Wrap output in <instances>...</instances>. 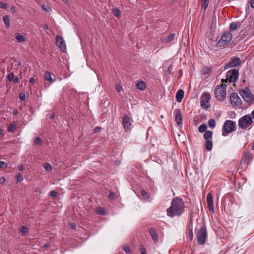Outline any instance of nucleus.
I'll use <instances>...</instances> for the list:
<instances>
[{"mask_svg":"<svg viewBox=\"0 0 254 254\" xmlns=\"http://www.w3.org/2000/svg\"><path fill=\"white\" fill-rule=\"evenodd\" d=\"M185 211V204L182 198L174 197L172 200L171 206L167 209V214L170 217L181 216Z\"/></svg>","mask_w":254,"mask_h":254,"instance_id":"obj_1","label":"nucleus"},{"mask_svg":"<svg viewBox=\"0 0 254 254\" xmlns=\"http://www.w3.org/2000/svg\"><path fill=\"white\" fill-rule=\"evenodd\" d=\"M236 129V123L231 120H227L224 123L222 134L223 136H226L228 133L235 131Z\"/></svg>","mask_w":254,"mask_h":254,"instance_id":"obj_2","label":"nucleus"},{"mask_svg":"<svg viewBox=\"0 0 254 254\" xmlns=\"http://www.w3.org/2000/svg\"><path fill=\"white\" fill-rule=\"evenodd\" d=\"M233 35L230 31L224 33L216 44V47H221L227 45L232 39Z\"/></svg>","mask_w":254,"mask_h":254,"instance_id":"obj_3","label":"nucleus"},{"mask_svg":"<svg viewBox=\"0 0 254 254\" xmlns=\"http://www.w3.org/2000/svg\"><path fill=\"white\" fill-rule=\"evenodd\" d=\"M198 243L199 245L205 244L207 238V232L206 227L205 225L201 227L197 231L196 234Z\"/></svg>","mask_w":254,"mask_h":254,"instance_id":"obj_4","label":"nucleus"},{"mask_svg":"<svg viewBox=\"0 0 254 254\" xmlns=\"http://www.w3.org/2000/svg\"><path fill=\"white\" fill-rule=\"evenodd\" d=\"M253 121L252 116L250 114L246 115L241 117L238 122L239 127L242 129H246L250 127Z\"/></svg>","mask_w":254,"mask_h":254,"instance_id":"obj_5","label":"nucleus"},{"mask_svg":"<svg viewBox=\"0 0 254 254\" xmlns=\"http://www.w3.org/2000/svg\"><path fill=\"white\" fill-rule=\"evenodd\" d=\"M239 77V71L236 69L230 70L226 73V78L225 79H222V82L226 83L228 81L229 82H235Z\"/></svg>","mask_w":254,"mask_h":254,"instance_id":"obj_6","label":"nucleus"},{"mask_svg":"<svg viewBox=\"0 0 254 254\" xmlns=\"http://www.w3.org/2000/svg\"><path fill=\"white\" fill-rule=\"evenodd\" d=\"M239 93L244 100L248 103L251 104L254 101V96L251 93L250 90L248 87L241 90Z\"/></svg>","mask_w":254,"mask_h":254,"instance_id":"obj_7","label":"nucleus"},{"mask_svg":"<svg viewBox=\"0 0 254 254\" xmlns=\"http://www.w3.org/2000/svg\"><path fill=\"white\" fill-rule=\"evenodd\" d=\"M215 97L219 101H223L226 97L225 88L222 85H217L215 90Z\"/></svg>","mask_w":254,"mask_h":254,"instance_id":"obj_8","label":"nucleus"},{"mask_svg":"<svg viewBox=\"0 0 254 254\" xmlns=\"http://www.w3.org/2000/svg\"><path fill=\"white\" fill-rule=\"evenodd\" d=\"M230 103L233 106L240 107L242 105L241 98L236 92L232 93L230 96Z\"/></svg>","mask_w":254,"mask_h":254,"instance_id":"obj_9","label":"nucleus"},{"mask_svg":"<svg viewBox=\"0 0 254 254\" xmlns=\"http://www.w3.org/2000/svg\"><path fill=\"white\" fill-rule=\"evenodd\" d=\"M241 64V60L240 58L236 57L231 59V61L225 64L224 68L225 69H228L231 67H236L239 66Z\"/></svg>","mask_w":254,"mask_h":254,"instance_id":"obj_10","label":"nucleus"},{"mask_svg":"<svg viewBox=\"0 0 254 254\" xmlns=\"http://www.w3.org/2000/svg\"><path fill=\"white\" fill-rule=\"evenodd\" d=\"M174 113L175 116V121L177 124L178 126L182 125L183 124V115L181 110L180 108L176 109L174 111Z\"/></svg>","mask_w":254,"mask_h":254,"instance_id":"obj_11","label":"nucleus"},{"mask_svg":"<svg viewBox=\"0 0 254 254\" xmlns=\"http://www.w3.org/2000/svg\"><path fill=\"white\" fill-rule=\"evenodd\" d=\"M124 128L127 130H130L131 128V121L127 115H124L123 119Z\"/></svg>","mask_w":254,"mask_h":254,"instance_id":"obj_12","label":"nucleus"},{"mask_svg":"<svg viewBox=\"0 0 254 254\" xmlns=\"http://www.w3.org/2000/svg\"><path fill=\"white\" fill-rule=\"evenodd\" d=\"M206 199L209 211L213 212L214 211L213 206V198L212 194L210 192L207 193Z\"/></svg>","mask_w":254,"mask_h":254,"instance_id":"obj_13","label":"nucleus"},{"mask_svg":"<svg viewBox=\"0 0 254 254\" xmlns=\"http://www.w3.org/2000/svg\"><path fill=\"white\" fill-rule=\"evenodd\" d=\"M56 42L58 47L64 52L66 49V45L63 38L60 35H57Z\"/></svg>","mask_w":254,"mask_h":254,"instance_id":"obj_14","label":"nucleus"},{"mask_svg":"<svg viewBox=\"0 0 254 254\" xmlns=\"http://www.w3.org/2000/svg\"><path fill=\"white\" fill-rule=\"evenodd\" d=\"M44 78L46 80L49 82L51 84L54 83L56 80L55 75L48 71L45 72Z\"/></svg>","mask_w":254,"mask_h":254,"instance_id":"obj_15","label":"nucleus"},{"mask_svg":"<svg viewBox=\"0 0 254 254\" xmlns=\"http://www.w3.org/2000/svg\"><path fill=\"white\" fill-rule=\"evenodd\" d=\"M253 157L252 154L250 151L246 152L244 154V163L247 164H250L252 162Z\"/></svg>","mask_w":254,"mask_h":254,"instance_id":"obj_16","label":"nucleus"},{"mask_svg":"<svg viewBox=\"0 0 254 254\" xmlns=\"http://www.w3.org/2000/svg\"><path fill=\"white\" fill-rule=\"evenodd\" d=\"M150 234L152 237L153 242L156 243L158 241V236L155 229L153 228H151L149 230Z\"/></svg>","mask_w":254,"mask_h":254,"instance_id":"obj_17","label":"nucleus"},{"mask_svg":"<svg viewBox=\"0 0 254 254\" xmlns=\"http://www.w3.org/2000/svg\"><path fill=\"white\" fill-rule=\"evenodd\" d=\"M184 96V91L180 89L178 90L176 95V100L178 102H181Z\"/></svg>","mask_w":254,"mask_h":254,"instance_id":"obj_18","label":"nucleus"},{"mask_svg":"<svg viewBox=\"0 0 254 254\" xmlns=\"http://www.w3.org/2000/svg\"><path fill=\"white\" fill-rule=\"evenodd\" d=\"M136 86L137 88L141 91H143L146 88V84L145 82L142 80L137 81Z\"/></svg>","mask_w":254,"mask_h":254,"instance_id":"obj_19","label":"nucleus"},{"mask_svg":"<svg viewBox=\"0 0 254 254\" xmlns=\"http://www.w3.org/2000/svg\"><path fill=\"white\" fill-rule=\"evenodd\" d=\"M241 24L238 22H232L229 26V29L231 31H234L238 29V27H240Z\"/></svg>","mask_w":254,"mask_h":254,"instance_id":"obj_20","label":"nucleus"},{"mask_svg":"<svg viewBox=\"0 0 254 254\" xmlns=\"http://www.w3.org/2000/svg\"><path fill=\"white\" fill-rule=\"evenodd\" d=\"M213 132L210 130L206 131L204 134L203 137L205 140H212Z\"/></svg>","mask_w":254,"mask_h":254,"instance_id":"obj_21","label":"nucleus"},{"mask_svg":"<svg viewBox=\"0 0 254 254\" xmlns=\"http://www.w3.org/2000/svg\"><path fill=\"white\" fill-rule=\"evenodd\" d=\"M210 99V95L209 93L204 92L201 97V101L209 102Z\"/></svg>","mask_w":254,"mask_h":254,"instance_id":"obj_22","label":"nucleus"},{"mask_svg":"<svg viewBox=\"0 0 254 254\" xmlns=\"http://www.w3.org/2000/svg\"><path fill=\"white\" fill-rule=\"evenodd\" d=\"M205 148L208 150L210 151L212 150L213 147V143L212 140H205Z\"/></svg>","mask_w":254,"mask_h":254,"instance_id":"obj_23","label":"nucleus"},{"mask_svg":"<svg viewBox=\"0 0 254 254\" xmlns=\"http://www.w3.org/2000/svg\"><path fill=\"white\" fill-rule=\"evenodd\" d=\"M15 38L18 42H24L25 41V37L19 33L16 34Z\"/></svg>","mask_w":254,"mask_h":254,"instance_id":"obj_24","label":"nucleus"},{"mask_svg":"<svg viewBox=\"0 0 254 254\" xmlns=\"http://www.w3.org/2000/svg\"><path fill=\"white\" fill-rule=\"evenodd\" d=\"M3 22L5 25L6 28H9L10 26V22H9V18L8 15H4L2 18Z\"/></svg>","mask_w":254,"mask_h":254,"instance_id":"obj_25","label":"nucleus"},{"mask_svg":"<svg viewBox=\"0 0 254 254\" xmlns=\"http://www.w3.org/2000/svg\"><path fill=\"white\" fill-rule=\"evenodd\" d=\"M189 236L190 241H192L193 238V231H192V223L189 226Z\"/></svg>","mask_w":254,"mask_h":254,"instance_id":"obj_26","label":"nucleus"},{"mask_svg":"<svg viewBox=\"0 0 254 254\" xmlns=\"http://www.w3.org/2000/svg\"><path fill=\"white\" fill-rule=\"evenodd\" d=\"M175 35L174 33L170 34L166 38L164 39L165 42H171L174 39Z\"/></svg>","mask_w":254,"mask_h":254,"instance_id":"obj_27","label":"nucleus"},{"mask_svg":"<svg viewBox=\"0 0 254 254\" xmlns=\"http://www.w3.org/2000/svg\"><path fill=\"white\" fill-rule=\"evenodd\" d=\"M200 105L202 108L207 109L210 107L209 102L201 101Z\"/></svg>","mask_w":254,"mask_h":254,"instance_id":"obj_28","label":"nucleus"},{"mask_svg":"<svg viewBox=\"0 0 254 254\" xmlns=\"http://www.w3.org/2000/svg\"><path fill=\"white\" fill-rule=\"evenodd\" d=\"M200 0L201 2L202 8H203L204 10H205L208 6V3H209V0Z\"/></svg>","mask_w":254,"mask_h":254,"instance_id":"obj_29","label":"nucleus"},{"mask_svg":"<svg viewBox=\"0 0 254 254\" xmlns=\"http://www.w3.org/2000/svg\"><path fill=\"white\" fill-rule=\"evenodd\" d=\"M207 128V126L205 124H202L198 127V131L199 132H205Z\"/></svg>","mask_w":254,"mask_h":254,"instance_id":"obj_30","label":"nucleus"},{"mask_svg":"<svg viewBox=\"0 0 254 254\" xmlns=\"http://www.w3.org/2000/svg\"><path fill=\"white\" fill-rule=\"evenodd\" d=\"M44 169L48 172H50L52 170V166L48 163H45L43 165Z\"/></svg>","mask_w":254,"mask_h":254,"instance_id":"obj_31","label":"nucleus"},{"mask_svg":"<svg viewBox=\"0 0 254 254\" xmlns=\"http://www.w3.org/2000/svg\"><path fill=\"white\" fill-rule=\"evenodd\" d=\"M96 212H97V213L102 215H105V210L102 207H99L97 208Z\"/></svg>","mask_w":254,"mask_h":254,"instance_id":"obj_32","label":"nucleus"},{"mask_svg":"<svg viewBox=\"0 0 254 254\" xmlns=\"http://www.w3.org/2000/svg\"><path fill=\"white\" fill-rule=\"evenodd\" d=\"M113 14L117 17H120L121 15V11L118 8H113L112 9Z\"/></svg>","mask_w":254,"mask_h":254,"instance_id":"obj_33","label":"nucleus"},{"mask_svg":"<svg viewBox=\"0 0 254 254\" xmlns=\"http://www.w3.org/2000/svg\"><path fill=\"white\" fill-rule=\"evenodd\" d=\"M208 126L210 127L214 128L216 125L215 121L213 119H210L208 122Z\"/></svg>","mask_w":254,"mask_h":254,"instance_id":"obj_34","label":"nucleus"},{"mask_svg":"<svg viewBox=\"0 0 254 254\" xmlns=\"http://www.w3.org/2000/svg\"><path fill=\"white\" fill-rule=\"evenodd\" d=\"M141 194L144 198L145 199L147 200L149 198V195L144 190H141L140 191Z\"/></svg>","mask_w":254,"mask_h":254,"instance_id":"obj_35","label":"nucleus"},{"mask_svg":"<svg viewBox=\"0 0 254 254\" xmlns=\"http://www.w3.org/2000/svg\"><path fill=\"white\" fill-rule=\"evenodd\" d=\"M123 249L125 251L127 254H131L130 249L127 245L123 246Z\"/></svg>","mask_w":254,"mask_h":254,"instance_id":"obj_36","label":"nucleus"},{"mask_svg":"<svg viewBox=\"0 0 254 254\" xmlns=\"http://www.w3.org/2000/svg\"><path fill=\"white\" fill-rule=\"evenodd\" d=\"M16 128V126L14 124H11L8 127L7 130L9 132H13L14 130Z\"/></svg>","mask_w":254,"mask_h":254,"instance_id":"obj_37","label":"nucleus"},{"mask_svg":"<svg viewBox=\"0 0 254 254\" xmlns=\"http://www.w3.org/2000/svg\"><path fill=\"white\" fill-rule=\"evenodd\" d=\"M28 229L27 227L24 226H22L21 231L22 232V233L26 234L28 232Z\"/></svg>","mask_w":254,"mask_h":254,"instance_id":"obj_38","label":"nucleus"},{"mask_svg":"<svg viewBox=\"0 0 254 254\" xmlns=\"http://www.w3.org/2000/svg\"><path fill=\"white\" fill-rule=\"evenodd\" d=\"M34 141L36 143L38 144H42V140L39 137H37L36 138H35Z\"/></svg>","mask_w":254,"mask_h":254,"instance_id":"obj_39","label":"nucleus"},{"mask_svg":"<svg viewBox=\"0 0 254 254\" xmlns=\"http://www.w3.org/2000/svg\"><path fill=\"white\" fill-rule=\"evenodd\" d=\"M57 194V192L55 190H51L49 193V195L52 197H55L56 196Z\"/></svg>","mask_w":254,"mask_h":254,"instance_id":"obj_40","label":"nucleus"},{"mask_svg":"<svg viewBox=\"0 0 254 254\" xmlns=\"http://www.w3.org/2000/svg\"><path fill=\"white\" fill-rule=\"evenodd\" d=\"M16 178L17 182H21L23 179L22 176L20 174H17Z\"/></svg>","mask_w":254,"mask_h":254,"instance_id":"obj_41","label":"nucleus"},{"mask_svg":"<svg viewBox=\"0 0 254 254\" xmlns=\"http://www.w3.org/2000/svg\"><path fill=\"white\" fill-rule=\"evenodd\" d=\"M14 78V74L13 73H10L7 76V79L9 81H12Z\"/></svg>","mask_w":254,"mask_h":254,"instance_id":"obj_42","label":"nucleus"},{"mask_svg":"<svg viewBox=\"0 0 254 254\" xmlns=\"http://www.w3.org/2000/svg\"><path fill=\"white\" fill-rule=\"evenodd\" d=\"M7 166V164L4 162L0 161V168H5Z\"/></svg>","mask_w":254,"mask_h":254,"instance_id":"obj_43","label":"nucleus"},{"mask_svg":"<svg viewBox=\"0 0 254 254\" xmlns=\"http://www.w3.org/2000/svg\"><path fill=\"white\" fill-rule=\"evenodd\" d=\"M0 8L6 9L7 8L6 4L2 1H0Z\"/></svg>","mask_w":254,"mask_h":254,"instance_id":"obj_44","label":"nucleus"},{"mask_svg":"<svg viewBox=\"0 0 254 254\" xmlns=\"http://www.w3.org/2000/svg\"><path fill=\"white\" fill-rule=\"evenodd\" d=\"M109 197L111 199H114L115 198V195L114 194V192H110L109 193Z\"/></svg>","mask_w":254,"mask_h":254,"instance_id":"obj_45","label":"nucleus"},{"mask_svg":"<svg viewBox=\"0 0 254 254\" xmlns=\"http://www.w3.org/2000/svg\"><path fill=\"white\" fill-rule=\"evenodd\" d=\"M173 70V65H170L167 69V73L168 74H171Z\"/></svg>","mask_w":254,"mask_h":254,"instance_id":"obj_46","label":"nucleus"},{"mask_svg":"<svg viewBox=\"0 0 254 254\" xmlns=\"http://www.w3.org/2000/svg\"><path fill=\"white\" fill-rule=\"evenodd\" d=\"M19 99L20 100L23 101L25 99V94L20 93L19 95Z\"/></svg>","mask_w":254,"mask_h":254,"instance_id":"obj_47","label":"nucleus"},{"mask_svg":"<svg viewBox=\"0 0 254 254\" xmlns=\"http://www.w3.org/2000/svg\"><path fill=\"white\" fill-rule=\"evenodd\" d=\"M116 89L118 92H121L123 88L119 84H117Z\"/></svg>","mask_w":254,"mask_h":254,"instance_id":"obj_48","label":"nucleus"},{"mask_svg":"<svg viewBox=\"0 0 254 254\" xmlns=\"http://www.w3.org/2000/svg\"><path fill=\"white\" fill-rule=\"evenodd\" d=\"M42 7V8L46 11H49L50 10H51L50 8H48L45 5H43Z\"/></svg>","mask_w":254,"mask_h":254,"instance_id":"obj_49","label":"nucleus"},{"mask_svg":"<svg viewBox=\"0 0 254 254\" xmlns=\"http://www.w3.org/2000/svg\"><path fill=\"white\" fill-rule=\"evenodd\" d=\"M5 179L4 177H0V184H2L5 182Z\"/></svg>","mask_w":254,"mask_h":254,"instance_id":"obj_50","label":"nucleus"},{"mask_svg":"<svg viewBox=\"0 0 254 254\" xmlns=\"http://www.w3.org/2000/svg\"><path fill=\"white\" fill-rule=\"evenodd\" d=\"M100 129H101V127H96L94 129L93 131H94V132H97L99 131Z\"/></svg>","mask_w":254,"mask_h":254,"instance_id":"obj_51","label":"nucleus"},{"mask_svg":"<svg viewBox=\"0 0 254 254\" xmlns=\"http://www.w3.org/2000/svg\"><path fill=\"white\" fill-rule=\"evenodd\" d=\"M70 225L71 228L72 229H75V228H76V225H75V223H70Z\"/></svg>","mask_w":254,"mask_h":254,"instance_id":"obj_52","label":"nucleus"},{"mask_svg":"<svg viewBox=\"0 0 254 254\" xmlns=\"http://www.w3.org/2000/svg\"><path fill=\"white\" fill-rule=\"evenodd\" d=\"M141 254H146L145 249L143 248H140Z\"/></svg>","mask_w":254,"mask_h":254,"instance_id":"obj_53","label":"nucleus"},{"mask_svg":"<svg viewBox=\"0 0 254 254\" xmlns=\"http://www.w3.org/2000/svg\"><path fill=\"white\" fill-rule=\"evenodd\" d=\"M250 4L251 6L254 8V0H251Z\"/></svg>","mask_w":254,"mask_h":254,"instance_id":"obj_54","label":"nucleus"},{"mask_svg":"<svg viewBox=\"0 0 254 254\" xmlns=\"http://www.w3.org/2000/svg\"><path fill=\"white\" fill-rule=\"evenodd\" d=\"M13 80H14V83H18L19 81V79L18 77H16L14 78H13Z\"/></svg>","mask_w":254,"mask_h":254,"instance_id":"obj_55","label":"nucleus"},{"mask_svg":"<svg viewBox=\"0 0 254 254\" xmlns=\"http://www.w3.org/2000/svg\"><path fill=\"white\" fill-rule=\"evenodd\" d=\"M18 114V111L17 109H14L13 110V114L14 115H17Z\"/></svg>","mask_w":254,"mask_h":254,"instance_id":"obj_56","label":"nucleus"},{"mask_svg":"<svg viewBox=\"0 0 254 254\" xmlns=\"http://www.w3.org/2000/svg\"><path fill=\"white\" fill-rule=\"evenodd\" d=\"M18 170L20 171H22L24 169V167L22 165H20L18 167Z\"/></svg>","mask_w":254,"mask_h":254,"instance_id":"obj_57","label":"nucleus"},{"mask_svg":"<svg viewBox=\"0 0 254 254\" xmlns=\"http://www.w3.org/2000/svg\"><path fill=\"white\" fill-rule=\"evenodd\" d=\"M29 81L31 83L33 84L35 82V80L34 78H31Z\"/></svg>","mask_w":254,"mask_h":254,"instance_id":"obj_58","label":"nucleus"},{"mask_svg":"<svg viewBox=\"0 0 254 254\" xmlns=\"http://www.w3.org/2000/svg\"><path fill=\"white\" fill-rule=\"evenodd\" d=\"M3 130L2 129H0V135L2 134V136L4 135V133H3Z\"/></svg>","mask_w":254,"mask_h":254,"instance_id":"obj_59","label":"nucleus"},{"mask_svg":"<svg viewBox=\"0 0 254 254\" xmlns=\"http://www.w3.org/2000/svg\"><path fill=\"white\" fill-rule=\"evenodd\" d=\"M44 27L45 30H48L49 29V27L47 24L44 25Z\"/></svg>","mask_w":254,"mask_h":254,"instance_id":"obj_60","label":"nucleus"},{"mask_svg":"<svg viewBox=\"0 0 254 254\" xmlns=\"http://www.w3.org/2000/svg\"><path fill=\"white\" fill-rule=\"evenodd\" d=\"M50 118L51 119H55V115L54 114H52L50 116Z\"/></svg>","mask_w":254,"mask_h":254,"instance_id":"obj_61","label":"nucleus"},{"mask_svg":"<svg viewBox=\"0 0 254 254\" xmlns=\"http://www.w3.org/2000/svg\"><path fill=\"white\" fill-rule=\"evenodd\" d=\"M251 115L252 116V117L254 119V110L252 112Z\"/></svg>","mask_w":254,"mask_h":254,"instance_id":"obj_62","label":"nucleus"},{"mask_svg":"<svg viewBox=\"0 0 254 254\" xmlns=\"http://www.w3.org/2000/svg\"><path fill=\"white\" fill-rule=\"evenodd\" d=\"M252 150H254V141H253V145H252Z\"/></svg>","mask_w":254,"mask_h":254,"instance_id":"obj_63","label":"nucleus"},{"mask_svg":"<svg viewBox=\"0 0 254 254\" xmlns=\"http://www.w3.org/2000/svg\"><path fill=\"white\" fill-rule=\"evenodd\" d=\"M11 9L12 10H14V9H15V7L12 6V7L11 8Z\"/></svg>","mask_w":254,"mask_h":254,"instance_id":"obj_64","label":"nucleus"}]
</instances>
